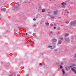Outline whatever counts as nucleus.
<instances>
[{
    "label": "nucleus",
    "mask_w": 76,
    "mask_h": 76,
    "mask_svg": "<svg viewBox=\"0 0 76 76\" xmlns=\"http://www.w3.org/2000/svg\"><path fill=\"white\" fill-rule=\"evenodd\" d=\"M3 10H6V9H5V8H3Z\"/></svg>",
    "instance_id": "nucleus-25"
},
{
    "label": "nucleus",
    "mask_w": 76,
    "mask_h": 76,
    "mask_svg": "<svg viewBox=\"0 0 76 76\" xmlns=\"http://www.w3.org/2000/svg\"><path fill=\"white\" fill-rule=\"evenodd\" d=\"M28 34L27 33H26V35H27Z\"/></svg>",
    "instance_id": "nucleus-28"
},
{
    "label": "nucleus",
    "mask_w": 76,
    "mask_h": 76,
    "mask_svg": "<svg viewBox=\"0 0 76 76\" xmlns=\"http://www.w3.org/2000/svg\"><path fill=\"white\" fill-rule=\"evenodd\" d=\"M75 56H76V55H75Z\"/></svg>",
    "instance_id": "nucleus-30"
},
{
    "label": "nucleus",
    "mask_w": 76,
    "mask_h": 76,
    "mask_svg": "<svg viewBox=\"0 0 76 76\" xmlns=\"http://www.w3.org/2000/svg\"><path fill=\"white\" fill-rule=\"evenodd\" d=\"M52 40L53 42H56V41H57V39H53Z\"/></svg>",
    "instance_id": "nucleus-8"
},
{
    "label": "nucleus",
    "mask_w": 76,
    "mask_h": 76,
    "mask_svg": "<svg viewBox=\"0 0 76 76\" xmlns=\"http://www.w3.org/2000/svg\"><path fill=\"white\" fill-rule=\"evenodd\" d=\"M71 23L72 25H75L76 24V23L74 21H71Z\"/></svg>",
    "instance_id": "nucleus-2"
},
{
    "label": "nucleus",
    "mask_w": 76,
    "mask_h": 76,
    "mask_svg": "<svg viewBox=\"0 0 76 76\" xmlns=\"http://www.w3.org/2000/svg\"><path fill=\"white\" fill-rule=\"evenodd\" d=\"M61 4L62 6H64L65 5H66V4H67L66 3L64 2L62 3Z\"/></svg>",
    "instance_id": "nucleus-4"
},
{
    "label": "nucleus",
    "mask_w": 76,
    "mask_h": 76,
    "mask_svg": "<svg viewBox=\"0 0 76 76\" xmlns=\"http://www.w3.org/2000/svg\"><path fill=\"white\" fill-rule=\"evenodd\" d=\"M62 72L63 75H64V74L65 73V72L64 71V69H62Z\"/></svg>",
    "instance_id": "nucleus-3"
},
{
    "label": "nucleus",
    "mask_w": 76,
    "mask_h": 76,
    "mask_svg": "<svg viewBox=\"0 0 76 76\" xmlns=\"http://www.w3.org/2000/svg\"><path fill=\"white\" fill-rule=\"evenodd\" d=\"M42 12H45V9H42Z\"/></svg>",
    "instance_id": "nucleus-7"
},
{
    "label": "nucleus",
    "mask_w": 76,
    "mask_h": 76,
    "mask_svg": "<svg viewBox=\"0 0 76 76\" xmlns=\"http://www.w3.org/2000/svg\"><path fill=\"white\" fill-rule=\"evenodd\" d=\"M16 4H17V5L18 6H16V8H18V7H19V6H20V4H19V3H17Z\"/></svg>",
    "instance_id": "nucleus-5"
},
{
    "label": "nucleus",
    "mask_w": 76,
    "mask_h": 76,
    "mask_svg": "<svg viewBox=\"0 0 76 76\" xmlns=\"http://www.w3.org/2000/svg\"><path fill=\"white\" fill-rule=\"evenodd\" d=\"M69 67H71V68L72 67V66H70Z\"/></svg>",
    "instance_id": "nucleus-27"
},
{
    "label": "nucleus",
    "mask_w": 76,
    "mask_h": 76,
    "mask_svg": "<svg viewBox=\"0 0 76 76\" xmlns=\"http://www.w3.org/2000/svg\"><path fill=\"white\" fill-rule=\"evenodd\" d=\"M66 70H67V71H68V69H67V68H66Z\"/></svg>",
    "instance_id": "nucleus-19"
},
{
    "label": "nucleus",
    "mask_w": 76,
    "mask_h": 76,
    "mask_svg": "<svg viewBox=\"0 0 76 76\" xmlns=\"http://www.w3.org/2000/svg\"><path fill=\"white\" fill-rule=\"evenodd\" d=\"M59 39H60L61 40H63V37H59Z\"/></svg>",
    "instance_id": "nucleus-13"
},
{
    "label": "nucleus",
    "mask_w": 76,
    "mask_h": 76,
    "mask_svg": "<svg viewBox=\"0 0 76 76\" xmlns=\"http://www.w3.org/2000/svg\"><path fill=\"white\" fill-rule=\"evenodd\" d=\"M48 47H49V48H51V49H53V46H48Z\"/></svg>",
    "instance_id": "nucleus-11"
},
{
    "label": "nucleus",
    "mask_w": 76,
    "mask_h": 76,
    "mask_svg": "<svg viewBox=\"0 0 76 76\" xmlns=\"http://www.w3.org/2000/svg\"><path fill=\"white\" fill-rule=\"evenodd\" d=\"M71 70H72L73 71H74V72H75V73L76 74V71H75V70L74 69H73V68H72Z\"/></svg>",
    "instance_id": "nucleus-9"
},
{
    "label": "nucleus",
    "mask_w": 76,
    "mask_h": 76,
    "mask_svg": "<svg viewBox=\"0 0 76 76\" xmlns=\"http://www.w3.org/2000/svg\"><path fill=\"white\" fill-rule=\"evenodd\" d=\"M73 66H76V65L74 64H73Z\"/></svg>",
    "instance_id": "nucleus-17"
},
{
    "label": "nucleus",
    "mask_w": 76,
    "mask_h": 76,
    "mask_svg": "<svg viewBox=\"0 0 76 76\" xmlns=\"http://www.w3.org/2000/svg\"><path fill=\"white\" fill-rule=\"evenodd\" d=\"M69 36V34H67V33H66L65 35V37H68Z\"/></svg>",
    "instance_id": "nucleus-12"
},
{
    "label": "nucleus",
    "mask_w": 76,
    "mask_h": 76,
    "mask_svg": "<svg viewBox=\"0 0 76 76\" xmlns=\"http://www.w3.org/2000/svg\"><path fill=\"white\" fill-rule=\"evenodd\" d=\"M66 41H68V42H69V38H68L66 39Z\"/></svg>",
    "instance_id": "nucleus-14"
},
{
    "label": "nucleus",
    "mask_w": 76,
    "mask_h": 76,
    "mask_svg": "<svg viewBox=\"0 0 76 76\" xmlns=\"http://www.w3.org/2000/svg\"><path fill=\"white\" fill-rule=\"evenodd\" d=\"M42 63H40L39 64V65H42Z\"/></svg>",
    "instance_id": "nucleus-22"
},
{
    "label": "nucleus",
    "mask_w": 76,
    "mask_h": 76,
    "mask_svg": "<svg viewBox=\"0 0 76 76\" xmlns=\"http://www.w3.org/2000/svg\"><path fill=\"white\" fill-rule=\"evenodd\" d=\"M58 11L57 10H55V11H53V15H57V13H58Z\"/></svg>",
    "instance_id": "nucleus-1"
},
{
    "label": "nucleus",
    "mask_w": 76,
    "mask_h": 76,
    "mask_svg": "<svg viewBox=\"0 0 76 76\" xmlns=\"http://www.w3.org/2000/svg\"><path fill=\"white\" fill-rule=\"evenodd\" d=\"M33 26H34V27H35L37 26H36V25L35 24H34V25H33Z\"/></svg>",
    "instance_id": "nucleus-15"
},
{
    "label": "nucleus",
    "mask_w": 76,
    "mask_h": 76,
    "mask_svg": "<svg viewBox=\"0 0 76 76\" xmlns=\"http://www.w3.org/2000/svg\"><path fill=\"white\" fill-rule=\"evenodd\" d=\"M54 47H56V46H55Z\"/></svg>",
    "instance_id": "nucleus-29"
},
{
    "label": "nucleus",
    "mask_w": 76,
    "mask_h": 76,
    "mask_svg": "<svg viewBox=\"0 0 76 76\" xmlns=\"http://www.w3.org/2000/svg\"><path fill=\"white\" fill-rule=\"evenodd\" d=\"M50 18H54V17H51Z\"/></svg>",
    "instance_id": "nucleus-23"
},
{
    "label": "nucleus",
    "mask_w": 76,
    "mask_h": 76,
    "mask_svg": "<svg viewBox=\"0 0 76 76\" xmlns=\"http://www.w3.org/2000/svg\"><path fill=\"white\" fill-rule=\"evenodd\" d=\"M56 27H54L53 29H56Z\"/></svg>",
    "instance_id": "nucleus-18"
},
{
    "label": "nucleus",
    "mask_w": 76,
    "mask_h": 76,
    "mask_svg": "<svg viewBox=\"0 0 76 76\" xmlns=\"http://www.w3.org/2000/svg\"><path fill=\"white\" fill-rule=\"evenodd\" d=\"M74 69H76V67H73Z\"/></svg>",
    "instance_id": "nucleus-26"
},
{
    "label": "nucleus",
    "mask_w": 76,
    "mask_h": 76,
    "mask_svg": "<svg viewBox=\"0 0 76 76\" xmlns=\"http://www.w3.org/2000/svg\"><path fill=\"white\" fill-rule=\"evenodd\" d=\"M45 24L46 25H48V26H49L50 24H49V23H45Z\"/></svg>",
    "instance_id": "nucleus-10"
},
{
    "label": "nucleus",
    "mask_w": 76,
    "mask_h": 76,
    "mask_svg": "<svg viewBox=\"0 0 76 76\" xmlns=\"http://www.w3.org/2000/svg\"><path fill=\"white\" fill-rule=\"evenodd\" d=\"M33 20H36V19H35V18H33Z\"/></svg>",
    "instance_id": "nucleus-20"
},
{
    "label": "nucleus",
    "mask_w": 76,
    "mask_h": 76,
    "mask_svg": "<svg viewBox=\"0 0 76 76\" xmlns=\"http://www.w3.org/2000/svg\"><path fill=\"white\" fill-rule=\"evenodd\" d=\"M62 41H60V40H59L58 42V44H61V42H62Z\"/></svg>",
    "instance_id": "nucleus-6"
},
{
    "label": "nucleus",
    "mask_w": 76,
    "mask_h": 76,
    "mask_svg": "<svg viewBox=\"0 0 76 76\" xmlns=\"http://www.w3.org/2000/svg\"><path fill=\"white\" fill-rule=\"evenodd\" d=\"M60 67H61V69H63V66H60Z\"/></svg>",
    "instance_id": "nucleus-16"
},
{
    "label": "nucleus",
    "mask_w": 76,
    "mask_h": 76,
    "mask_svg": "<svg viewBox=\"0 0 76 76\" xmlns=\"http://www.w3.org/2000/svg\"><path fill=\"white\" fill-rule=\"evenodd\" d=\"M66 23H69V21H66Z\"/></svg>",
    "instance_id": "nucleus-21"
},
{
    "label": "nucleus",
    "mask_w": 76,
    "mask_h": 76,
    "mask_svg": "<svg viewBox=\"0 0 76 76\" xmlns=\"http://www.w3.org/2000/svg\"><path fill=\"white\" fill-rule=\"evenodd\" d=\"M61 65H63V62H62V63H61Z\"/></svg>",
    "instance_id": "nucleus-24"
}]
</instances>
